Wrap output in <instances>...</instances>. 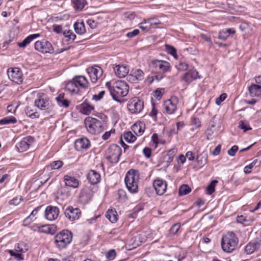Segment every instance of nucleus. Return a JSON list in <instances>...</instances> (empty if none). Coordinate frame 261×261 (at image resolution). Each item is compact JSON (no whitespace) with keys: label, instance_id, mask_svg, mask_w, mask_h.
<instances>
[{"label":"nucleus","instance_id":"52","mask_svg":"<svg viewBox=\"0 0 261 261\" xmlns=\"http://www.w3.org/2000/svg\"><path fill=\"white\" fill-rule=\"evenodd\" d=\"M147 20L148 23H149L150 27L152 28V25H157L161 23V21L158 20L155 17H151L149 18L146 19Z\"/></svg>","mask_w":261,"mask_h":261},{"label":"nucleus","instance_id":"8","mask_svg":"<svg viewBox=\"0 0 261 261\" xmlns=\"http://www.w3.org/2000/svg\"><path fill=\"white\" fill-rule=\"evenodd\" d=\"M35 106L41 110L51 111V106L49 98L45 94L39 95L34 101Z\"/></svg>","mask_w":261,"mask_h":261},{"label":"nucleus","instance_id":"32","mask_svg":"<svg viewBox=\"0 0 261 261\" xmlns=\"http://www.w3.org/2000/svg\"><path fill=\"white\" fill-rule=\"evenodd\" d=\"M196 160L197 162L198 165L202 167L205 165L207 161V154L205 152H202L197 156Z\"/></svg>","mask_w":261,"mask_h":261},{"label":"nucleus","instance_id":"17","mask_svg":"<svg viewBox=\"0 0 261 261\" xmlns=\"http://www.w3.org/2000/svg\"><path fill=\"white\" fill-rule=\"evenodd\" d=\"M90 142L86 138H82L75 140L74 147L76 150L82 151L86 150L90 147Z\"/></svg>","mask_w":261,"mask_h":261},{"label":"nucleus","instance_id":"38","mask_svg":"<svg viewBox=\"0 0 261 261\" xmlns=\"http://www.w3.org/2000/svg\"><path fill=\"white\" fill-rule=\"evenodd\" d=\"M94 109V107L85 101L81 105V112L82 113L89 115L91 111Z\"/></svg>","mask_w":261,"mask_h":261},{"label":"nucleus","instance_id":"26","mask_svg":"<svg viewBox=\"0 0 261 261\" xmlns=\"http://www.w3.org/2000/svg\"><path fill=\"white\" fill-rule=\"evenodd\" d=\"M145 124L141 122H138L132 126V129L137 136L141 135L144 132Z\"/></svg>","mask_w":261,"mask_h":261},{"label":"nucleus","instance_id":"10","mask_svg":"<svg viewBox=\"0 0 261 261\" xmlns=\"http://www.w3.org/2000/svg\"><path fill=\"white\" fill-rule=\"evenodd\" d=\"M144 107L143 101L137 97L130 99L127 104V108L132 113H139L142 111Z\"/></svg>","mask_w":261,"mask_h":261},{"label":"nucleus","instance_id":"58","mask_svg":"<svg viewBox=\"0 0 261 261\" xmlns=\"http://www.w3.org/2000/svg\"><path fill=\"white\" fill-rule=\"evenodd\" d=\"M226 97L227 94L226 93H223L221 94L218 97L216 98V103L217 105H220L221 103L226 99Z\"/></svg>","mask_w":261,"mask_h":261},{"label":"nucleus","instance_id":"28","mask_svg":"<svg viewBox=\"0 0 261 261\" xmlns=\"http://www.w3.org/2000/svg\"><path fill=\"white\" fill-rule=\"evenodd\" d=\"M64 93H60L56 97V99L60 107L67 108L69 107L70 101L64 98Z\"/></svg>","mask_w":261,"mask_h":261},{"label":"nucleus","instance_id":"1","mask_svg":"<svg viewBox=\"0 0 261 261\" xmlns=\"http://www.w3.org/2000/svg\"><path fill=\"white\" fill-rule=\"evenodd\" d=\"M106 86L114 100L120 103L124 101V99H120L119 97L125 96L128 93L129 86L126 82L118 80L115 82L113 86L110 82H108L106 83Z\"/></svg>","mask_w":261,"mask_h":261},{"label":"nucleus","instance_id":"5","mask_svg":"<svg viewBox=\"0 0 261 261\" xmlns=\"http://www.w3.org/2000/svg\"><path fill=\"white\" fill-rule=\"evenodd\" d=\"M72 238V232L67 229H64L55 236L54 243L56 246L61 250L65 248L71 242Z\"/></svg>","mask_w":261,"mask_h":261},{"label":"nucleus","instance_id":"57","mask_svg":"<svg viewBox=\"0 0 261 261\" xmlns=\"http://www.w3.org/2000/svg\"><path fill=\"white\" fill-rule=\"evenodd\" d=\"M87 23L91 29H95L97 27L99 22L93 19L88 20Z\"/></svg>","mask_w":261,"mask_h":261},{"label":"nucleus","instance_id":"44","mask_svg":"<svg viewBox=\"0 0 261 261\" xmlns=\"http://www.w3.org/2000/svg\"><path fill=\"white\" fill-rule=\"evenodd\" d=\"M123 136L124 139L128 142H133L136 140V137L131 132H125Z\"/></svg>","mask_w":261,"mask_h":261},{"label":"nucleus","instance_id":"9","mask_svg":"<svg viewBox=\"0 0 261 261\" xmlns=\"http://www.w3.org/2000/svg\"><path fill=\"white\" fill-rule=\"evenodd\" d=\"M35 48L42 54H53L54 53L52 44L46 40L36 41L35 43Z\"/></svg>","mask_w":261,"mask_h":261},{"label":"nucleus","instance_id":"60","mask_svg":"<svg viewBox=\"0 0 261 261\" xmlns=\"http://www.w3.org/2000/svg\"><path fill=\"white\" fill-rule=\"evenodd\" d=\"M228 37V34L225 32L224 30H222L220 31L219 33L218 38L221 39L223 41H225Z\"/></svg>","mask_w":261,"mask_h":261},{"label":"nucleus","instance_id":"29","mask_svg":"<svg viewBox=\"0 0 261 261\" xmlns=\"http://www.w3.org/2000/svg\"><path fill=\"white\" fill-rule=\"evenodd\" d=\"M26 115L30 118L34 119L39 117V114L31 106H28L24 110Z\"/></svg>","mask_w":261,"mask_h":261},{"label":"nucleus","instance_id":"33","mask_svg":"<svg viewBox=\"0 0 261 261\" xmlns=\"http://www.w3.org/2000/svg\"><path fill=\"white\" fill-rule=\"evenodd\" d=\"M73 7L75 10L81 11L87 4L86 0H71Z\"/></svg>","mask_w":261,"mask_h":261},{"label":"nucleus","instance_id":"24","mask_svg":"<svg viewBox=\"0 0 261 261\" xmlns=\"http://www.w3.org/2000/svg\"><path fill=\"white\" fill-rule=\"evenodd\" d=\"M87 179L91 185H94L100 181V175L98 172L91 170L87 175Z\"/></svg>","mask_w":261,"mask_h":261},{"label":"nucleus","instance_id":"13","mask_svg":"<svg viewBox=\"0 0 261 261\" xmlns=\"http://www.w3.org/2000/svg\"><path fill=\"white\" fill-rule=\"evenodd\" d=\"M178 99L176 97H172L166 100L163 104L164 112L168 114H172L177 109Z\"/></svg>","mask_w":261,"mask_h":261},{"label":"nucleus","instance_id":"6","mask_svg":"<svg viewBox=\"0 0 261 261\" xmlns=\"http://www.w3.org/2000/svg\"><path fill=\"white\" fill-rule=\"evenodd\" d=\"M121 153V147L117 144H113L107 149L106 158L112 164H116L119 162Z\"/></svg>","mask_w":261,"mask_h":261},{"label":"nucleus","instance_id":"18","mask_svg":"<svg viewBox=\"0 0 261 261\" xmlns=\"http://www.w3.org/2000/svg\"><path fill=\"white\" fill-rule=\"evenodd\" d=\"M59 208L56 206H48L45 210V217L49 220H55L58 217Z\"/></svg>","mask_w":261,"mask_h":261},{"label":"nucleus","instance_id":"50","mask_svg":"<svg viewBox=\"0 0 261 261\" xmlns=\"http://www.w3.org/2000/svg\"><path fill=\"white\" fill-rule=\"evenodd\" d=\"M151 140L153 143L155 144V147H156L158 144H163L164 141L159 138L158 134L154 133L152 135L151 137Z\"/></svg>","mask_w":261,"mask_h":261},{"label":"nucleus","instance_id":"31","mask_svg":"<svg viewBox=\"0 0 261 261\" xmlns=\"http://www.w3.org/2000/svg\"><path fill=\"white\" fill-rule=\"evenodd\" d=\"M39 34L30 35L25 38L22 42L18 43V45L20 47H24L29 44L33 40L39 37Z\"/></svg>","mask_w":261,"mask_h":261},{"label":"nucleus","instance_id":"14","mask_svg":"<svg viewBox=\"0 0 261 261\" xmlns=\"http://www.w3.org/2000/svg\"><path fill=\"white\" fill-rule=\"evenodd\" d=\"M65 215L70 221L77 220L81 215V211L79 208H74L71 206H68L65 210Z\"/></svg>","mask_w":261,"mask_h":261},{"label":"nucleus","instance_id":"11","mask_svg":"<svg viewBox=\"0 0 261 261\" xmlns=\"http://www.w3.org/2000/svg\"><path fill=\"white\" fill-rule=\"evenodd\" d=\"M87 72L88 74L92 83H95L98 79L102 75V69L96 65L89 67L87 69Z\"/></svg>","mask_w":261,"mask_h":261},{"label":"nucleus","instance_id":"15","mask_svg":"<svg viewBox=\"0 0 261 261\" xmlns=\"http://www.w3.org/2000/svg\"><path fill=\"white\" fill-rule=\"evenodd\" d=\"M34 142V138L29 136L23 138L16 146L19 152H23L28 149Z\"/></svg>","mask_w":261,"mask_h":261},{"label":"nucleus","instance_id":"40","mask_svg":"<svg viewBox=\"0 0 261 261\" xmlns=\"http://www.w3.org/2000/svg\"><path fill=\"white\" fill-rule=\"evenodd\" d=\"M63 35L65 36V37L67 38V41L68 42V43H72L76 38V35L73 33L72 31L69 30H65V31L63 32Z\"/></svg>","mask_w":261,"mask_h":261},{"label":"nucleus","instance_id":"62","mask_svg":"<svg viewBox=\"0 0 261 261\" xmlns=\"http://www.w3.org/2000/svg\"><path fill=\"white\" fill-rule=\"evenodd\" d=\"M192 123L195 126L196 128H197L200 126L201 122L199 118L195 117H192Z\"/></svg>","mask_w":261,"mask_h":261},{"label":"nucleus","instance_id":"63","mask_svg":"<svg viewBox=\"0 0 261 261\" xmlns=\"http://www.w3.org/2000/svg\"><path fill=\"white\" fill-rule=\"evenodd\" d=\"M53 31L58 33V34H62L63 32L65 31L63 30L62 27L61 25H53Z\"/></svg>","mask_w":261,"mask_h":261},{"label":"nucleus","instance_id":"27","mask_svg":"<svg viewBox=\"0 0 261 261\" xmlns=\"http://www.w3.org/2000/svg\"><path fill=\"white\" fill-rule=\"evenodd\" d=\"M39 231L45 233L54 234L57 231V226L54 224L42 225L39 228Z\"/></svg>","mask_w":261,"mask_h":261},{"label":"nucleus","instance_id":"43","mask_svg":"<svg viewBox=\"0 0 261 261\" xmlns=\"http://www.w3.org/2000/svg\"><path fill=\"white\" fill-rule=\"evenodd\" d=\"M191 191V188L187 185H183L179 189L178 193L179 196L185 195L189 194Z\"/></svg>","mask_w":261,"mask_h":261},{"label":"nucleus","instance_id":"25","mask_svg":"<svg viewBox=\"0 0 261 261\" xmlns=\"http://www.w3.org/2000/svg\"><path fill=\"white\" fill-rule=\"evenodd\" d=\"M248 91L251 96L261 97V86L252 84L248 87Z\"/></svg>","mask_w":261,"mask_h":261},{"label":"nucleus","instance_id":"37","mask_svg":"<svg viewBox=\"0 0 261 261\" xmlns=\"http://www.w3.org/2000/svg\"><path fill=\"white\" fill-rule=\"evenodd\" d=\"M116 211H113V210H108L106 214V218L109 220L110 222L112 223H115L117 221V215L116 214Z\"/></svg>","mask_w":261,"mask_h":261},{"label":"nucleus","instance_id":"3","mask_svg":"<svg viewBox=\"0 0 261 261\" xmlns=\"http://www.w3.org/2000/svg\"><path fill=\"white\" fill-rule=\"evenodd\" d=\"M239 243V239L236 233L229 231L224 235L221 241V247L223 251L231 253L236 248Z\"/></svg>","mask_w":261,"mask_h":261},{"label":"nucleus","instance_id":"36","mask_svg":"<svg viewBox=\"0 0 261 261\" xmlns=\"http://www.w3.org/2000/svg\"><path fill=\"white\" fill-rule=\"evenodd\" d=\"M75 32L80 35H82L86 32L85 24L83 22H76L74 24Z\"/></svg>","mask_w":261,"mask_h":261},{"label":"nucleus","instance_id":"7","mask_svg":"<svg viewBox=\"0 0 261 261\" xmlns=\"http://www.w3.org/2000/svg\"><path fill=\"white\" fill-rule=\"evenodd\" d=\"M149 67L152 72L156 73H164L170 71L171 69L170 63L164 60H152Z\"/></svg>","mask_w":261,"mask_h":261},{"label":"nucleus","instance_id":"34","mask_svg":"<svg viewBox=\"0 0 261 261\" xmlns=\"http://www.w3.org/2000/svg\"><path fill=\"white\" fill-rule=\"evenodd\" d=\"M66 89L72 93H78L80 92L79 88L76 87V84L73 80L66 84Z\"/></svg>","mask_w":261,"mask_h":261},{"label":"nucleus","instance_id":"55","mask_svg":"<svg viewBox=\"0 0 261 261\" xmlns=\"http://www.w3.org/2000/svg\"><path fill=\"white\" fill-rule=\"evenodd\" d=\"M22 200V197L21 196H17L14 198L13 199L10 201L9 203L10 204L17 205H18L20 201Z\"/></svg>","mask_w":261,"mask_h":261},{"label":"nucleus","instance_id":"16","mask_svg":"<svg viewBox=\"0 0 261 261\" xmlns=\"http://www.w3.org/2000/svg\"><path fill=\"white\" fill-rule=\"evenodd\" d=\"M153 186L156 194L162 195L166 191L167 185L166 182L162 179H156L153 181Z\"/></svg>","mask_w":261,"mask_h":261},{"label":"nucleus","instance_id":"35","mask_svg":"<svg viewBox=\"0 0 261 261\" xmlns=\"http://www.w3.org/2000/svg\"><path fill=\"white\" fill-rule=\"evenodd\" d=\"M130 75L135 77L138 81H142L144 79V73L140 69H133L131 71Z\"/></svg>","mask_w":261,"mask_h":261},{"label":"nucleus","instance_id":"30","mask_svg":"<svg viewBox=\"0 0 261 261\" xmlns=\"http://www.w3.org/2000/svg\"><path fill=\"white\" fill-rule=\"evenodd\" d=\"M63 163L62 161L58 160L51 162L49 165L46 166L44 170L50 171L52 170L59 169L62 167Z\"/></svg>","mask_w":261,"mask_h":261},{"label":"nucleus","instance_id":"20","mask_svg":"<svg viewBox=\"0 0 261 261\" xmlns=\"http://www.w3.org/2000/svg\"><path fill=\"white\" fill-rule=\"evenodd\" d=\"M72 80L76 84L77 87L87 89L89 87V83L86 77L83 75L74 76Z\"/></svg>","mask_w":261,"mask_h":261},{"label":"nucleus","instance_id":"4","mask_svg":"<svg viewBox=\"0 0 261 261\" xmlns=\"http://www.w3.org/2000/svg\"><path fill=\"white\" fill-rule=\"evenodd\" d=\"M139 176V171L135 169H130L126 173L125 183L128 190L132 193H137L138 191Z\"/></svg>","mask_w":261,"mask_h":261},{"label":"nucleus","instance_id":"45","mask_svg":"<svg viewBox=\"0 0 261 261\" xmlns=\"http://www.w3.org/2000/svg\"><path fill=\"white\" fill-rule=\"evenodd\" d=\"M147 22L146 19H144L142 22L139 23V28L144 32H149L151 27Z\"/></svg>","mask_w":261,"mask_h":261},{"label":"nucleus","instance_id":"2","mask_svg":"<svg viewBox=\"0 0 261 261\" xmlns=\"http://www.w3.org/2000/svg\"><path fill=\"white\" fill-rule=\"evenodd\" d=\"M96 116L102 121L92 117H88L85 120L86 128L91 134H98L105 129L104 122L107 119V116L103 113H98Z\"/></svg>","mask_w":261,"mask_h":261},{"label":"nucleus","instance_id":"56","mask_svg":"<svg viewBox=\"0 0 261 261\" xmlns=\"http://www.w3.org/2000/svg\"><path fill=\"white\" fill-rule=\"evenodd\" d=\"M39 207L35 208L31 213L30 215L28 216L24 220L23 222L24 224H28L29 223L28 220L29 219H32L38 213Z\"/></svg>","mask_w":261,"mask_h":261},{"label":"nucleus","instance_id":"23","mask_svg":"<svg viewBox=\"0 0 261 261\" xmlns=\"http://www.w3.org/2000/svg\"><path fill=\"white\" fill-rule=\"evenodd\" d=\"M198 76V72L196 70H192L184 74L182 80L189 84L193 80L197 79Z\"/></svg>","mask_w":261,"mask_h":261},{"label":"nucleus","instance_id":"64","mask_svg":"<svg viewBox=\"0 0 261 261\" xmlns=\"http://www.w3.org/2000/svg\"><path fill=\"white\" fill-rule=\"evenodd\" d=\"M143 152L144 155L147 158H149L151 156V150L150 148L148 147H145L143 150Z\"/></svg>","mask_w":261,"mask_h":261},{"label":"nucleus","instance_id":"19","mask_svg":"<svg viewBox=\"0 0 261 261\" xmlns=\"http://www.w3.org/2000/svg\"><path fill=\"white\" fill-rule=\"evenodd\" d=\"M113 69L116 75L120 78L125 77L129 72V67L127 65H116Z\"/></svg>","mask_w":261,"mask_h":261},{"label":"nucleus","instance_id":"21","mask_svg":"<svg viewBox=\"0 0 261 261\" xmlns=\"http://www.w3.org/2000/svg\"><path fill=\"white\" fill-rule=\"evenodd\" d=\"M261 246V240L254 242H250L245 246V252L247 254H250L255 250L258 249Z\"/></svg>","mask_w":261,"mask_h":261},{"label":"nucleus","instance_id":"12","mask_svg":"<svg viewBox=\"0 0 261 261\" xmlns=\"http://www.w3.org/2000/svg\"><path fill=\"white\" fill-rule=\"evenodd\" d=\"M7 74L10 80L13 82L20 84L23 81L22 74L21 70L18 68L9 69Z\"/></svg>","mask_w":261,"mask_h":261},{"label":"nucleus","instance_id":"59","mask_svg":"<svg viewBox=\"0 0 261 261\" xmlns=\"http://www.w3.org/2000/svg\"><path fill=\"white\" fill-rule=\"evenodd\" d=\"M238 149L239 148L238 146L234 145L228 150L227 153L229 155L233 156L236 154Z\"/></svg>","mask_w":261,"mask_h":261},{"label":"nucleus","instance_id":"42","mask_svg":"<svg viewBox=\"0 0 261 261\" xmlns=\"http://www.w3.org/2000/svg\"><path fill=\"white\" fill-rule=\"evenodd\" d=\"M176 151L175 149H170L168 151L166 155L164 157L166 161L168 163H170L173 161V159L176 153Z\"/></svg>","mask_w":261,"mask_h":261},{"label":"nucleus","instance_id":"48","mask_svg":"<svg viewBox=\"0 0 261 261\" xmlns=\"http://www.w3.org/2000/svg\"><path fill=\"white\" fill-rule=\"evenodd\" d=\"M90 189L88 188H85L82 190L79 196L81 198L86 197L87 198L90 199L92 195L90 193Z\"/></svg>","mask_w":261,"mask_h":261},{"label":"nucleus","instance_id":"54","mask_svg":"<svg viewBox=\"0 0 261 261\" xmlns=\"http://www.w3.org/2000/svg\"><path fill=\"white\" fill-rule=\"evenodd\" d=\"M180 226L178 225V224H175L173 225L169 230V233L171 235L174 236L175 235L178 230L179 229Z\"/></svg>","mask_w":261,"mask_h":261},{"label":"nucleus","instance_id":"41","mask_svg":"<svg viewBox=\"0 0 261 261\" xmlns=\"http://www.w3.org/2000/svg\"><path fill=\"white\" fill-rule=\"evenodd\" d=\"M17 120L13 116L7 117L0 120V125H6L11 123H15Z\"/></svg>","mask_w":261,"mask_h":261},{"label":"nucleus","instance_id":"47","mask_svg":"<svg viewBox=\"0 0 261 261\" xmlns=\"http://www.w3.org/2000/svg\"><path fill=\"white\" fill-rule=\"evenodd\" d=\"M239 127L243 129L244 132H246L252 129L249 123L246 121H240L239 123Z\"/></svg>","mask_w":261,"mask_h":261},{"label":"nucleus","instance_id":"22","mask_svg":"<svg viewBox=\"0 0 261 261\" xmlns=\"http://www.w3.org/2000/svg\"><path fill=\"white\" fill-rule=\"evenodd\" d=\"M64 180L67 186L71 187L73 188H76L79 186V181L73 176L68 175H65L64 176Z\"/></svg>","mask_w":261,"mask_h":261},{"label":"nucleus","instance_id":"53","mask_svg":"<svg viewBox=\"0 0 261 261\" xmlns=\"http://www.w3.org/2000/svg\"><path fill=\"white\" fill-rule=\"evenodd\" d=\"M105 93V91H101L98 94L93 95L92 96V99L96 101L100 100L103 98Z\"/></svg>","mask_w":261,"mask_h":261},{"label":"nucleus","instance_id":"49","mask_svg":"<svg viewBox=\"0 0 261 261\" xmlns=\"http://www.w3.org/2000/svg\"><path fill=\"white\" fill-rule=\"evenodd\" d=\"M258 162L257 159L254 160L249 165L246 166L244 168V171L246 174L250 173L251 172L252 168L256 165Z\"/></svg>","mask_w":261,"mask_h":261},{"label":"nucleus","instance_id":"51","mask_svg":"<svg viewBox=\"0 0 261 261\" xmlns=\"http://www.w3.org/2000/svg\"><path fill=\"white\" fill-rule=\"evenodd\" d=\"M116 256V252L115 249L109 250L106 254V258L111 260H113Z\"/></svg>","mask_w":261,"mask_h":261},{"label":"nucleus","instance_id":"46","mask_svg":"<svg viewBox=\"0 0 261 261\" xmlns=\"http://www.w3.org/2000/svg\"><path fill=\"white\" fill-rule=\"evenodd\" d=\"M217 182V180H214L211 181V182L208 185L206 188V193L207 194L211 195L215 192V186Z\"/></svg>","mask_w":261,"mask_h":261},{"label":"nucleus","instance_id":"39","mask_svg":"<svg viewBox=\"0 0 261 261\" xmlns=\"http://www.w3.org/2000/svg\"><path fill=\"white\" fill-rule=\"evenodd\" d=\"M165 50L168 54L172 56L175 59H178V57L176 53L177 50L174 47L169 44H165Z\"/></svg>","mask_w":261,"mask_h":261},{"label":"nucleus","instance_id":"61","mask_svg":"<svg viewBox=\"0 0 261 261\" xmlns=\"http://www.w3.org/2000/svg\"><path fill=\"white\" fill-rule=\"evenodd\" d=\"M9 253L11 256H15L16 258H18L19 259H23V257H22V252H15L13 250H9Z\"/></svg>","mask_w":261,"mask_h":261}]
</instances>
